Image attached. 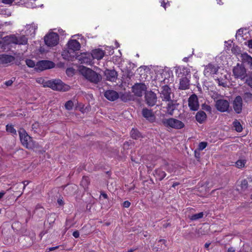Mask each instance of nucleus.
<instances>
[{"label":"nucleus","instance_id":"obj_33","mask_svg":"<svg viewBox=\"0 0 252 252\" xmlns=\"http://www.w3.org/2000/svg\"><path fill=\"white\" fill-rule=\"evenodd\" d=\"M240 187L241 188V191H243L246 190L248 187V183L247 180L246 179L242 180Z\"/></svg>","mask_w":252,"mask_h":252},{"label":"nucleus","instance_id":"obj_54","mask_svg":"<svg viewBox=\"0 0 252 252\" xmlns=\"http://www.w3.org/2000/svg\"><path fill=\"white\" fill-rule=\"evenodd\" d=\"M38 209H41V212H43V209L42 207H38V206H36V208L34 211V213H35L36 211H37Z\"/></svg>","mask_w":252,"mask_h":252},{"label":"nucleus","instance_id":"obj_62","mask_svg":"<svg viewBox=\"0 0 252 252\" xmlns=\"http://www.w3.org/2000/svg\"><path fill=\"white\" fill-rule=\"evenodd\" d=\"M210 245V244H209V243H206L205 244V248H208L209 247Z\"/></svg>","mask_w":252,"mask_h":252},{"label":"nucleus","instance_id":"obj_12","mask_svg":"<svg viewBox=\"0 0 252 252\" xmlns=\"http://www.w3.org/2000/svg\"><path fill=\"white\" fill-rule=\"evenodd\" d=\"M147 86L142 83H135L132 87V91L137 96H142L144 92H146Z\"/></svg>","mask_w":252,"mask_h":252},{"label":"nucleus","instance_id":"obj_22","mask_svg":"<svg viewBox=\"0 0 252 252\" xmlns=\"http://www.w3.org/2000/svg\"><path fill=\"white\" fill-rule=\"evenodd\" d=\"M166 102H168L166 106L167 113L168 114L172 116L173 114L174 111L177 108L178 104L177 103L176 100L172 99Z\"/></svg>","mask_w":252,"mask_h":252},{"label":"nucleus","instance_id":"obj_47","mask_svg":"<svg viewBox=\"0 0 252 252\" xmlns=\"http://www.w3.org/2000/svg\"><path fill=\"white\" fill-rule=\"evenodd\" d=\"M13 83V81L12 80H8L5 82V85L7 86H10Z\"/></svg>","mask_w":252,"mask_h":252},{"label":"nucleus","instance_id":"obj_17","mask_svg":"<svg viewBox=\"0 0 252 252\" xmlns=\"http://www.w3.org/2000/svg\"><path fill=\"white\" fill-rule=\"evenodd\" d=\"M233 108L237 114L241 113L243 107V98L240 95H237L233 101Z\"/></svg>","mask_w":252,"mask_h":252},{"label":"nucleus","instance_id":"obj_49","mask_svg":"<svg viewBox=\"0 0 252 252\" xmlns=\"http://www.w3.org/2000/svg\"><path fill=\"white\" fill-rule=\"evenodd\" d=\"M58 248H59V246H56L55 247H50V248H49L47 250L49 251H53L56 249H57Z\"/></svg>","mask_w":252,"mask_h":252},{"label":"nucleus","instance_id":"obj_56","mask_svg":"<svg viewBox=\"0 0 252 252\" xmlns=\"http://www.w3.org/2000/svg\"><path fill=\"white\" fill-rule=\"evenodd\" d=\"M170 223H166L165 224H164L163 225V227L164 228H166L167 227L170 226Z\"/></svg>","mask_w":252,"mask_h":252},{"label":"nucleus","instance_id":"obj_29","mask_svg":"<svg viewBox=\"0 0 252 252\" xmlns=\"http://www.w3.org/2000/svg\"><path fill=\"white\" fill-rule=\"evenodd\" d=\"M243 98L245 102H252V94L250 92H246L243 95Z\"/></svg>","mask_w":252,"mask_h":252},{"label":"nucleus","instance_id":"obj_16","mask_svg":"<svg viewBox=\"0 0 252 252\" xmlns=\"http://www.w3.org/2000/svg\"><path fill=\"white\" fill-rule=\"evenodd\" d=\"M74 59H78L81 63L90 64L93 63V58L92 54L89 53H83L80 55L76 56Z\"/></svg>","mask_w":252,"mask_h":252},{"label":"nucleus","instance_id":"obj_28","mask_svg":"<svg viewBox=\"0 0 252 252\" xmlns=\"http://www.w3.org/2000/svg\"><path fill=\"white\" fill-rule=\"evenodd\" d=\"M154 175L158 177L159 181H161L166 176V174L164 171L161 169H158L155 170Z\"/></svg>","mask_w":252,"mask_h":252},{"label":"nucleus","instance_id":"obj_43","mask_svg":"<svg viewBox=\"0 0 252 252\" xmlns=\"http://www.w3.org/2000/svg\"><path fill=\"white\" fill-rule=\"evenodd\" d=\"M130 205V202L128 201H125L123 203V206L125 208H128Z\"/></svg>","mask_w":252,"mask_h":252},{"label":"nucleus","instance_id":"obj_15","mask_svg":"<svg viewBox=\"0 0 252 252\" xmlns=\"http://www.w3.org/2000/svg\"><path fill=\"white\" fill-rule=\"evenodd\" d=\"M104 76L106 80L115 82L118 78V72L115 69H106L104 71Z\"/></svg>","mask_w":252,"mask_h":252},{"label":"nucleus","instance_id":"obj_57","mask_svg":"<svg viewBox=\"0 0 252 252\" xmlns=\"http://www.w3.org/2000/svg\"><path fill=\"white\" fill-rule=\"evenodd\" d=\"M158 242L163 243L164 245V246L166 247V245H165L166 240L165 239H160L158 241Z\"/></svg>","mask_w":252,"mask_h":252},{"label":"nucleus","instance_id":"obj_51","mask_svg":"<svg viewBox=\"0 0 252 252\" xmlns=\"http://www.w3.org/2000/svg\"><path fill=\"white\" fill-rule=\"evenodd\" d=\"M227 252H235V250L233 247H230V248H228Z\"/></svg>","mask_w":252,"mask_h":252},{"label":"nucleus","instance_id":"obj_36","mask_svg":"<svg viewBox=\"0 0 252 252\" xmlns=\"http://www.w3.org/2000/svg\"><path fill=\"white\" fill-rule=\"evenodd\" d=\"M73 105V102L71 100H68L65 103L64 106L66 109L70 110L72 109Z\"/></svg>","mask_w":252,"mask_h":252},{"label":"nucleus","instance_id":"obj_23","mask_svg":"<svg viewBox=\"0 0 252 252\" xmlns=\"http://www.w3.org/2000/svg\"><path fill=\"white\" fill-rule=\"evenodd\" d=\"M241 57L242 63L249 65L252 69V57L247 53L242 54Z\"/></svg>","mask_w":252,"mask_h":252},{"label":"nucleus","instance_id":"obj_18","mask_svg":"<svg viewBox=\"0 0 252 252\" xmlns=\"http://www.w3.org/2000/svg\"><path fill=\"white\" fill-rule=\"evenodd\" d=\"M141 114L142 116L150 123H153L156 120V116L151 109L146 107L143 108Z\"/></svg>","mask_w":252,"mask_h":252},{"label":"nucleus","instance_id":"obj_8","mask_svg":"<svg viewBox=\"0 0 252 252\" xmlns=\"http://www.w3.org/2000/svg\"><path fill=\"white\" fill-rule=\"evenodd\" d=\"M159 97L163 101H170L171 99V95L173 94L171 89L168 86H163L159 90Z\"/></svg>","mask_w":252,"mask_h":252},{"label":"nucleus","instance_id":"obj_14","mask_svg":"<svg viewBox=\"0 0 252 252\" xmlns=\"http://www.w3.org/2000/svg\"><path fill=\"white\" fill-rule=\"evenodd\" d=\"M9 41L10 43L18 45H26L28 43V38L24 35L16 36L15 35H10Z\"/></svg>","mask_w":252,"mask_h":252},{"label":"nucleus","instance_id":"obj_38","mask_svg":"<svg viewBox=\"0 0 252 252\" xmlns=\"http://www.w3.org/2000/svg\"><path fill=\"white\" fill-rule=\"evenodd\" d=\"M26 63L30 67H35L36 64H35V63L33 62V61L32 60L27 59L26 60Z\"/></svg>","mask_w":252,"mask_h":252},{"label":"nucleus","instance_id":"obj_40","mask_svg":"<svg viewBox=\"0 0 252 252\" xmlns=\"http://www.w3.org/2000/svg\"><path fill=\"white\" fill-rule=\"evenodd\" d=\"M247 77L246 82L249 86L252 88V74L250 75L249 76H247Z\"/></svg>","mask_w":252,"mask_h":252},{"label":"nucleus","instance_id":"obj_63","mask_svg":"<svg viewBox=\"0 0 252 252\" xmlns=\"http://www.w3.org/2000/svg\"><path fill=\"white\" fill-rule=\"evenodd\" d=\"M134 250L132 249H130L127 251V252H133Z\"/></svg>","mask_w":252,"mask_h":252},{"label":"nucleus","instance_id":"obj_24","mask_svg":"<svg viewBox=\"0 0 252 252\" xmlns=\"http://www.w3.org/2000/svg\"><path fill=\"white\" fill-rule=\"evenodd\" d=\"M218 70L217 66L213 64L209 63L205 67L204 70V74L205 75H209V74H216Z\"/></svg>","mask_w":252,"mask_h":252},{"label":"nucleus","instance_id":"obj_44","mask_svg":"<svg viewBox=\"0 0 252 252\" xmlns=\"http://www.w3.org/2000/svg\"><path fill=\"white\" fill-rule=\"evenodd\" d=\"M14 0H2V3L4 4H11L13 2Z\"/></svg>","mask_w":252,"mask_h":252},{"label":"nucleus","instance_id":"obj_41","mask_svg":"<svg viewBox=\"0 0 252 252\" xmlns=\"http://www.w3.org/2000/svg\"><path fill=\"white\" fill-rule=\"evenodd\" d=\"M207 146V143L206 142H201L199 144L198 149L199 150H203Z\"/></svg>","mask_w":252,"mask_h":252},{"label":"nucleus","instance_id":"obj_60","mask_svg":"<svg viewBox=\"0 0 252 252\" xmlns=\"http://www.w3.org/2000/svg\"><path fill=\"white\" fill-rule=\"evenodd\" d=\"M5 193L4 192H0V199L2 198Z\"/></svg>","mask_w":252,"mask_h":252},{"label":"nucleus","instance_id":"obj_46","mask_svg":"<svg viewBox=\"0 0 252 252\" xmlns=\"http://www.w3.org/2000/svg\"><path fill=\"white\" fill-rule=\"evenodd\" d=\"M57 202H58V203L60 205H61V206H63V205L64 204V202H63V199H61V198H59V199H58Z\"/></svg>","mask_w":252,"mask_h":252},{"label":"nucleus","instance_id":"obj_11","mask_svg":"<svg viewBox=\"0 0 252 252\" xmlns=\"http://www.w3.org/2000/svg\"><path fill=\"white\" fill-rule=\"evenodd\" d=\"M55 66V63L50 61L41 60L36 63L35 69L36 71H41L44 70L52 68Z\"/></svg>","mask_w":252,"mask_h":252},{"label":"nucleus","instance_id":"obj_64","mask_svg":"<svg viewBox=\"0 0 252 252\" xmlns=\"http://www.w3.org/2000/svg\"><path fill=\"white\" fill-rule=\"evenodd\" d=\"M128 145V142H125L124 143V145Z\"/></svg>","mask_w":252,"mask_h":252},{"label":"nucleus","instance_id":"obj_3","mask_svg":"<svg viewBox=\"0 0 252 252\" xmlns=\"http://www.w3.org/2000/svg\"><path fill=\"white\" fill-rule=\"evenodd\" d=\"M42 84L44 87L51 88L53 90L65 92L69 89V86L63 83L60 79H53L44 82Z\"/></svg>","mask_w":252,"mask_h":252},{"label":"nucleus","instance_id":"obj_27","mask_svg":"<svg viewBox=\"0 0 252 252\" xmlns=\"http://www.w3.org/2000/svg\"><path fill=\"white\" fill-rule=\"evenodd\" d=\"M130 136L132 139L135 140L141 139V138H143L144 137L143 135L138 129L133 128L130 131Z\"/></svg>","mask_w":252,"mask_h":252},{"label":"nucleus","instance_id":"obj_55","mask_svg":"<svg viewBox=\"0 0 252 252\" xmlns=\"http://www.w3.org/2000/svg\"><path fill=\"white\" fill-rule=\"evenodd\" d=\"M243 30L240 29L238 30L237 32V34H238L239 35H241L243 33Z\"/></svg>","mask_w":252,"mask_h":252},{"label":"nucleus","instance_id":"obj_42","mask_svg":"<svg viewBox=\"0 0 252 252\" xmlns=\"http://www.w3.org/2000/svg\"><path fill=\"white\" fill-rule=\"evenodd\" d=\"M29 184V182L28 181H24L22 183H20L17 185L18 187L22 188L23 187V189H24L26 186Z\"/></svg>","mask_w":252,"mask_h":252},{"label":"nucleus","instance_id":"obj_5","mask_svg":"<svg viewBox=\"0 0 252 252\" xmlns=\"http://www.w3.org/2000/svg\"><path fill=\"white\" fill-rule=\"evenodd\" d=\"M190 69L184 67L182 69L181 74H182L181 78L179 79V89L180 90H186L189 88L190 86Z\"/></svg>","mask_w":252,"mask_h":252},{"label":"nucleus","instance_id":"obj_52","mask_svg":"<svg viewBox=\"0 0 252 252\" xmlns=\"http://www.w3.org/2000/svg\"><path fill=\"white\" fill-rule=\"evenodd\" d=\"M38 126V125L37 123H34V124H32V129L33 130L35 128H37V126Z\"/></svg>","mask_w":252,"mask_h":252},{"label":"nucleus","instance_id":"obj_45","mask_svg":"<svg viewBox=\"0 0 252 252\" xmlns=\"http://www.w3.org/2000/svg\"><path fill=\"white\" fill-rule=\"evenodd\" d=\"M72 235L75 238H77L79 237L80 234L79 231L76 230L73 232Z\"/></svg>","mask_w":252,"mask_h":252},{"label":"nucleus","instance_id":"obj_48","mask_svg":"<svg viewBox=\"0 0 252 252\" xmlns=\"http://www.w3.org/2000/svg\"><path fill=\"white\" fill-rule=\"evenodd\" d=\"M100 196H101L102 197H103L105 199L108 198L107 194L106 193H105V192H101Z\"/></svg>","mask_w":252,"mask_h":252},{"label":"nucleus","instance_id":"obj_50","mask_svg":"<svg viewBox=\"0 0 252 252\" xmlns=\"http://www.w3.org/2000/svg\"><path fill=\"white\" fill-rule=\"evenodd\" d=\"M219 82H218V83H219V85L220 86H222L223 87H224L225 86V83L222 82L221 81H220V80H218Z\"/></svg>","mask_w":252,"mask_h":252},{"label":"nucleus","instance_id":"obj_25","mask_svg":"<svg viewBox=\"0 0 252 252\" xmlns=\"http://www.w3.org/2000/svg\"><path fill=\"white\" fill-rule=\"evenodd\" d=\"M91 54L93 59H96L98 60L101 59L104 56V52L100 49L93 50Z\"/></svg>","mask_w":252,"mask_h":252},{"label":"nucleus","instance_id":"obj_13","mask_svg":"<svg viewBox=\"0 0 252 252\" xmlns=\"http://www.w3.org/2000/svg\"><path fill=\"white\" fill-rule=\"evenodd\" d=\"M157 94L152 91H147L145 93V101L149 106L152 107L154 106L157 101Z\"/></svg>","mask_w":252,"mask_h":252},{"label":"nucleus","instance_id":"obj_61","mask_svg":"<svg viewBox=\"0 0 252 252\" xmlns=\"http://www.w3.org/2000/svg\"><path fill=\"white\" fill-rule=\"evenodd\" d=\"M165 5H166V3H165V2H164V1H163L161 2V6H162L163 7H164L165 9Z\"/></svg>","mask_w":252,"mask_h":252},{"label":"nucleus","instance_id":"obj_2","mask_svg":"<svg viewBox=\"0 0 252 252\" xmlns=\"http://www.w3.org/2000/svg\"><path fill=\"white\" fill-rule=\"evenodd\" d=\"M68 50L64 51L62 55L63 58L68 61H73L76 57V51L80 50L81 48L80 43L76 39H70L67 43Z\"/></svg>","mask_w":252,"mask_h":252},{"label":"nucleus","instance_id":"obj_21","mask_svg":"<svg viewBox=\"0 0 252 252\" xmlns=\"http://www.w3.org/2000/svg\"><path fill=\"white\" fill-rule=\"evenodd\" d=\"M104 96L109 100L113 101L119 98V94L115 91L109 90L104 93Z\"/></svg>","mask_w":252,"mask_h":252},{"label":"nucleus","instance_id":"obj_32","mask_svg":"<svg viewBox=\"0 0 252 252\" xmlns=\"http://www.w3.org/2000/svg\"><path fill=\"white\" fill-rule=\"evenodd\" d=\"M131 95L129 93H125L124 94H122L119 95L120 99L124 102H126L127 101L131 100Z\"/></svg>","mask_w":252,"mask_h":252},{"label":"nucleus","instance_id":"obj_53","mask_svg":"<svg viewBox=\"0 0 252 252\" xmlns=\"http://www.w3.org/2000/svg\"><path fill=\"white\" fill-rule=\"evenodd\" d=\"M194 154H195V157L196 158H200V154L198 152H197L196 151L194 152Z\"/></svg>","mask_w":252,"mask_h":252},{"label":"nucleus","instance_id":"obj_19","mask_svg":"<svg viewBox=\"0 0 252 252\" xmlns=\"http://www.w3.org/2000/svg\"><path fill=\"white\" fill-rule=\"evenodd\" d=\"M189 106L190 109L196 111L199 108L198 98L195 94H192L189 98Z\"/></svg>","mask_w":252,"mask_h":252},{"label":"nucleus","instance_id":"obj_30","mask_svg":"<svg viewBox=\"0 0 252 252\" xmlns=\"http://www.w3.org/2000/svg\"><path fill=\"white\" fill-rule=\"evenodd\" d=\"M90 184V181L88 177L84 176L80 183V185L85 189L87 188Z\"/></svg>","mask_w":252,"mask_h":252},{"label":"nucleus","instance_id":"obj_31","mask_svg":"<svg viewBox=\"0 0 252 252\" xmlns=\"http://www.w3.org/2000/svg\"><path fill=\"white\" fill-rule=\"evenodd\" d=\"M233 126L235 127V129L237 132H241L243 130L242 126H241L240 123L238 122L237 120H235L233 123Z\"/></svg>","mask_w":252,"mask_h":252},{"label":"nucleus","instance_id":"obj_34","mask_svg":"<svg viewBox=\"0 0 252 252\" xmlns=\"http://www.w3.org/2000/svg\"><path fill=\"white\" fill-rule=\"evenodd\" d=\"M204 214L203 212H200L198 214L192 215L189 217L190 219L192 220H196L199 219L203 218Z\"/></svg>","mask_w":252,"mask_h":252},{"label":"nucleus","instance_id":"obj_26","mask_svg":"<svg viewBox=\"0 0 252 252\" xmlns=\"http://www.w3.org/2000/svg\"><path fill=\"white\" fill-rule=\"evenodd\" d=\"M206 113L203 111H198L195 116L196 120L200 124L203 123L206 119Z\"/></svg>","mask_w":252,"mask_h":252},{"label":"nucleus","instance_id":"obj_39","mask_svg":"<svg viewBox=\"0 0 252 252\" xmlns=\"http://www.w3.org/2000/svg\"><path fill=\"white\" fill-rule=\"evenodd\" d=\"M166 170L168 172L171 173L175 171V168L172 164H168L166 167Z\"/></svg>","mask_w":252,"mask_h":252},{"label":"nucleus","instance_id":"obj_37","mask_svg":"<svg viewBox=\"0 0 252 252\" xmlns=\"http://www.w3.org/2000/svg\"><path fill=\"white\" fill-rule=\"evenodd\" d=\"M246 161L245 160L240 159L236 162V166L239 168L244 167Z\"/></svg>","mask_w":252,"mask_h":252},{"label":"nucleus","instance_id":"obj_59","mask_svg":"<svg viewBox=\"0 0 252 252\" xmlns=\"http://www.w3.org/2000/svg\"><path fill=\"white\" fill-rule=\"evenodd\" d=\"M72 73V70L70 68H68L66 70V73L69 74L70 73Z\"/></svg>","mask_w":252,"mask_h":252},{"label":"nucleus","instance_id":"obj_1","mask_svg":"<svg viewBox=\"0 0 252 252\" xmlns=\"http://www.w3.org/2000/svg\"><path fill=\"white\" fill-rule=\"evenodd\" d=\"M79 71L86 79L94 84H98L102 80V76L100 74L90 68L81 66Z\"/></svg>","mask_w":252,"mask_h":252},{"label":"nucleus","instance_id":"obj_6","mask_svg":"<svg viewBox=\"0 0 252 252\" xmlns=\"http://www.w3.org/2000/svg\"><path fill=\"white\" fill-rule=\"evenodd\" d=\"M162 123L165 126L175 129H181L185 126V125L182 122L172 118L164 119L162 120Z\"/></svg>","mask_w":252,"mask_h":252},{"label":"nucleus","instance_id":"obj_7","mask_svg":"<svg viewBox=\"0 0 252 252\" xmlns=\"http://www.w3.org/2000/svg\"><path fill=\"white\" fill-rule=\"evenodd\" d=\"M232 72L235 78L240 79L242 80L247 76L245 67L239 63H237L236 66L233 67Z\"/></svg>","mask_w":252,"mask_h":252},{"label":"nucleus","instance_id":"obj_9","mask_svg":"<svg viewBox=\"0 0 252 252\" xmlns=\"http://www.w3.org/2000/svg\"><path fill=\"white\" fill-rule=\"evenodd\" d=\"M215 101V107L216 109L221 112H227L229 108V102L224 99H217V98H214Z\"/></svg>","mask_w":252,"mask_h":252},{"label":"nucleus","instance_id":"obj_58","mask_svg":"<svg viewBox=\"0 0 252 252\" xmlns=\"http://www.w3.org/2000/svg\"><path fill=\"white\" fill-rule=\"evenodd\" d=\"M180 184V183L179 182H175L173 184L172 187L173 188H175L177 186H178Z\"/></svg>","mask_w":252,"mask_h":252},{"label":"nucleus","instance_id":"obj_20","mask_svg":"<svg viewBox=\"0 0 252 252\" xmlns=\"http://www.w3.org/2000/svg\"><path fill=\"white\" fill-rule=\"evenodd\" d=\"M15 60V58L11 55L7 54L0 55V64L4 65L12 63Z\"/></svg>","mask_w":252,"mask_h":252},{"label":"nucleus","instance_id":"obj_4","mask_svg":"<svg viewBox=\"0 0 252 252\" xmlns=\"http://www.w3.org/2000/svg\"><path fill=\"white\" fill-rule=\"evenodd\" d=\"M18 132L23 146L29 149L38 147V143L32 139L24 128H20Z\"/></svg>","mask_w":252,"mask_h":252},{"label":"nucleus","instance_id":"obj_35","mask_svg":"<svg viewBox=\"0 0 252 252\" xmlns=\"http://www.w3.org/2000/svg\"><path fill=\"white\" fill-rule=\"evenodd\" d=\"M6 130L7 132H10L13 134L16 135L17 134L16 129L12 125H7L6 126Z\"/></svg>","mask_w":252,"mask_h":252},{"label":"nucleus","instance_id":"obj_10","mask_svg":"<svg viewBox=\"0 0 252 252\" xmlns=\"http://www.w3.org/2000/svg\"><path fill=\"white\" fill-rule=\"evenodd\" d=\"M59 40V35L55 32L50 33L44 37L45 43L49 47H53L57 45Z\"/></svg>","mask_w":252,"mask_h":252}]
</instances>
